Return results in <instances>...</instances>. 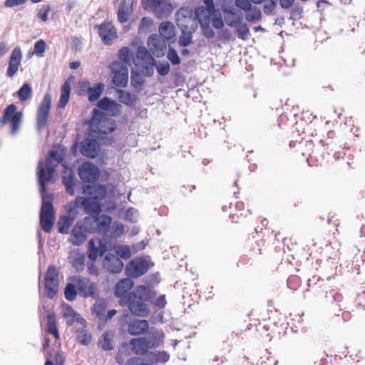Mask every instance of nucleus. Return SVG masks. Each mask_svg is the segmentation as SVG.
I'll return each instance as SVG.
<instances>
[{
    "label": "nucleus",
    "instance_id": "obj_1",
    "mask_svg": "<svg viewBox=\"0 0 365 365\" xmlns=\"http://www.w3.org/2000/svg\"><path fill=\"white\" fill-rule=\"evenodd\" d=\"M163 334L159 331H153L148 337H137L131 339L129 344L132 351L138 356H145L148 350L158 347L163 341Z\"/></svg>",
    "mask_w": 365,
    "mask_h": 365
},
{
    "label": "nucleus",
    "instance_id": "obj_2",
    "mask_svg": "<svg viewBox=\"0 0 365 365\" xmlns=\"http://www.w3.org/2000/svg\"><path fill=\"white\" fill-rule=\"evenodd\" d=\"M83 193L86 195L84 199L88 200L89 205H95L97 207L91 208V213L99 215L101 212V201L107 195V188L103 185H86L83 187Z\"/></svg>",
    "mask_w": 365,
    "mask_h": 365
},
{
    "label": "nucleus",
    "instance_id": "obj_3",
    "mask_svg": "<svg viewBox=\"0 0 365 365\" xmlns=\"http://www.w3.org/2000/svg\"><path fill=\"white\" fill-rule=\"evenodd\" d=\"M53 200V196L51 193L42 196L40 224L43 230L47 233L51 231L56 219Z\"/></svg>",
    "mask_w": 365,
    "mask_h": 365
},
{
    "label": "nucleus",
    "instance_id": "obj_4",
    "mask_svg": "<svg viewBox=\"0 0 365 365\" xmlns=\"http://www.w3.org/2000/svg\"><path fill=\"white\" fill-rule=\"evenodd\" d=\"M91 130L98 134L111 133L116 129V123L113 119L107 118L97 109L93 111V116L89 120Z\"/></svg>",
    "mask_w": 365,
    "mask_h": 365
},
{
    "label": "nucleus",
    "instance_id": "obj_5",
    "mask_svg": "<svg viewBox=\"0 0 365 365\" xmlns=\"http://www.w3.org/2000/svg\"><path fill=\"white\" fill-rule=\"evenodd\" d=\"M154 265L145 257H136L132 259L125 267V275L130 279H137L145 274Z\"/></svg>",
    "mask_w": 365,
    "mask_h": 365
},
{
    "label": "nucleus",
    "instance_id": "obj_6",
    "mask_svg": "<svg viewBox=\"0 0 365 365\" xmlns=\"http://www.w3.org/2000/svg\"><path fill=\"white\" fill-rule=\"evenodd\" d=\"M85 217V222L88 224L89 233H98L106 235L112 223V217L107 215H96L88 213Z\"/></svg>",
    "mask_w": 365,
    "mask_h": 365
},
{
    "label": "nucleus",
    "instance_id": "obj_7",
    "mask_svg": "<svg viewBox=\"0 0 365 365\" xmlns=\"http://www.w3.org/2000/svg\"><path fill=\"white\" fill-rule=\"evenodd\" d=\"M23 120V113L17 110L15 104L8 105L4 110L2 116L0 118V123L3 125L9 124L11 125V134L15 135L20 129Z\"/></svg>",
    "mask_w": 365,
    "mask_h": 365
},
{
    "label": "nucleus",
    "instance_id": "obj_8",
    "mask_svg": "<svg viewBox=\"0 0 365 365\" xmlns=\"http://www.w3.org/2000/svg\"><path fill=\"white\" fill-rule=\"evenodd\" d=\"M141 4L145 10L152 11L158 19L169 16L173 10L170 0H141Z\"/></svg>",
    "mask_w": 365,
    "mask_h": 365
},
{
    "label": "nucleus",
    "instance_id": "obj_9",
    "mask_svg": "<svg viewBox=\"0 0 365 365\" xmlns=\"http://www.w3.org/2000/svg\"><path fill=\"white\" fill-rule=\"evenodd\" d=\"M79 294L84 297L96 299L98 297L99 289L98 284L91 282L88 278L78 276L73 279Z\"/></svg>",
    "mask_w": 365,
    "mask_h": 365
},
{
    "label": "nucleus",
    "instance_id": "obj_10",
    "mask_svg": "<svg viewBox=\"0 0 365 365\" xmlns=\"http://www.w3.org/2000/svg\"><path fill=\"white\" fill-rule=\"evenodd\" d=\"M51 106V96L46 93L37 109L36 128L41 131L46 128Z\"/></svg>",
    "mask_w": 365,
    "mask_h": 365
},
{
    "label": "nucleus",
    "instance_id": "obj_11",
    "mask_svg": "<svg viewBox=\"0 0 365 365\" xmlns=\"http://www.w3.org/2000/svg\"><path fill=\"white\" fill-rule=\"evenodd\" d=\"M58 272L55 265H49L45 277V293L46 296L52 299L58 290Z\"/></svg>",
    "mask_w": 365,
    "mask_h": 365
},
{
    "label": "nucleus",
    "instance_id": "obj_12",
    "mask_svg": "<svg viewBox=\"0 0 365 365\" xmlns=\"http://www.w3.org/2000/svg\"><path fill=\"white\" fill-rule=\"evenodd\" d=\"M113 73V83L117 87L124 88L128 82V68L119 61L113 62L110 65Z\"/></svg>",
    "mask_w": 365,
    "mask_h": 365
},
{
    "label": "nucleus",
    "instance_id": "obj_13",
    "mask_svg": "<svg viewBox=\"0 0 365 365\" xmlns=\"http://www.w3.org/2000/svg\"><path fill=\"white\" fill-rule=\"evenodd\" d=\"M88 227V224L85 222V217L77 221L71 230L68 241L76 246L83 244L87 238V233L89 232Z\"/></svg>",
    "mask_w": 365,
    "mask_h": 365
},
{
    "label": "nucleus",
    "instance_id": "obj_14",
    "mask_svg": "<svg viewBox=\"0 0 365 365\" xmlns=\"http://www.w3.org/2000/svg\"><path fill=\"white\" fill-rule=\"evenodd\" d=\"M79 205H81L86 213H91V208L92 207H97L95 205H89L88 200L87 199H84V197L78 196L75 198L74 200L68 202L65 205V211L66 213V216H69L73 220H76L78 212V207Z\"/></svg>",
    "mask_w": 365,
    "mask_h": 365
},
{
    "label": "nucleus",
    "instance_id": "obj_15",
    "mask_svg": "<svg viewBox=\"0 0 365 365\" xmlns=\"http://www.w3.org/2000/svg\"><path fill=\"white\" fill-rule=\"evenodd\" d=\"M80 178L85 182H94L99 178V169L91 162H84L78 169Z\"/></svg>",
    "mask_w": 365,
    "mask_h": 365
},
{
    "label": "nucleus",
    "instance_id": "obj_16",
    "mask_svg": "<svg viewBox=\"0 0 365 365\" xmlns=\"http://www.w3.org/2000/svg\"><path fill=\"white\" fill-rule=\"evenodd\" d=\"M148 46L150 53L157 58L164 56L166 49L165 40L158 34H152L148 39Z\"/></svg>",
    "mask_w": 365,
    "mask_h": 365
},
{
    "label": "nucleus",
    "instance_id": "obj_17",
    "mask_svg": "<svg viewBox=\"0 0 365 365\" xmlns=\"http://www.w3.org/2000/svg\"><path fill=\"white\" fill-rule=\"evenodd\" d=\"M204 3L205 6L198 7L195 14L202 26L209 24L210 17L215 11L213 0H204Z\"/></svg>",
    "mask_w": 365,
    "mask_h": 365
},
{
    "label": "nucleus",
    "instance_id": "obj_18",
    "mask_svg": "<svg viewBox=\"0 0 365 365\" xmlns=\"http://www.w3.org/2000/svg\"><path fill=\"white\" fill-rule=\"evenodd\" d=\"M125 303L128 304L129 310L134 315L143 317L148 316L149 314L150 310L145 301L132 298L128 295Z\"/></svg>",
    "mask_w": 365,
    "mask_h": 365
},
{
    "label": "nucleus",
    "instance_id": "obj_19",
    "mask_svg": "<svg viewBox=\"0 0 365 365\" xmlns=\"http://www.w3.org/2000/svg\"><path fill=\"white\" fill-rule=\"evenodd\" d=\"M81 154L88 158H95L100 152V145L96 139L86 138L80 147Z\"/></svg>",
    "mask_w": 365,
    "mask_h": 365
},
{
    "label": "nucleus",
    "instance_id": "obj_20",
    "mask_svg": "<svg viewBox=\"0 0 365 365\" xmlns=\"http://www.w3.org/2000/svg\"><path fill=\"white\" fill-rule=\"evenodd\" d=\"M96 27H98V34L105 44H111L112 41L117 38L116 29L111 23L104 22Z\"/></svg>",
    "mask_w": 365,
    "mask_h": 365
},
{
    "label": "nucleus",
    "instance_id": "obj_21",
    "mask_svg": "<svg viewBox=\"0 0 365 365\" xmlns=\"http://www.w3.org/2000/svg\"><path fill=\"white\" fill-rule=\"evenodd\" d=\"M22 61V51L19 47L15 48L9 57L6 76L13 78L18 72Z\"/></svg>",
    "mask_w": 365,
    "mask_h": 365
},
{
    "label": "nucleus",
    "instance_id": "obj_22",
    "mask_svg": "<svg viewBox=\"0 0 365 365\" xmlns=\"http://www.w3.org/2000/svg\"><path fill=\"white\" fill-rule=\"evenodd\" d=\"M134 286L132 279L127 277L120 279L115 287V295L125 302Z\"/></svg>",
    "mask_w": 365,
    "mask_h": 365
},
{
    "label": "nucleus",
    "instance_id": "obj_23",
    "mask_svg": "<svg viewBox=\"0 0 365 365\" xmlns=\"http://www.w3.org/2000/svg\"><path fill=\"white\" fill-rule=\"evenodd\" d=\"M103 267L111 273H120L123 270L124 264L116 255L108 254L103 259Z\"/></svg>",
    "mask_w": 365,
    "mask_h": 365
},
{
    "label": "nucleus",
    "instance_id": "obj_24",
    "mask_svg": "<svg viewBox=\"0 0 365 365\" xmlns=\"http://www.w3.org/2000/svg\"><path fill=\"white\" fill-rule=\"evenodd\" d=\"M54 173V169L51 167H48L46 169H44L43 167V163H40L38 166V181L40 185V191L41 195L46 194V182L50 181L53 177V174Z\"/></svg>",
    "mask_w": 365,
    "mask_h": 365
},
{
    "label": "nucleus",
    "instance_id": "obj_25",
    "mask_svg": "<svg viewBox=\"0 0 365 365\" xmlns=\"http://www.w3.org/2000/svg\"><path fill=\"white\" fill-rule=\"evenodd\" d=\"M98 107L104 110L107 115L110 116H115L120 111V106L115 101L110 99L108 97H104L101 99L97 104Z\"/></svg>",
    "mask_w": 365,
    "mask_h": 365
},
{
    "label": "nucleus",
    "instance_id": "obj_26",
    "mask_svg": "<svg viewBox=\"0 0 365 365\" xmlns=\"http://www.w3.org/2000/svg\"><path fill=\"white\" fill-rule=\"evenodd\" d=\"M175 16L178 26L185 29H187L189 27L188 24L193 22L195 20L192 11L187 8H180L176 12Z\"/></svg>",
    "mask_w": 365,
    "mask_h": 365
},
{
    "label": "nucleus",
    "instance_id": "obj_27",
    "mask_svg": "<svg viewBox=\"0 0 365 365\" xmlns=\"http://www.w3.org/2000/svg\"><path fill=\"white\" fill-rule=\"evenodd\" d=\"M134 0H123L118 7L117 16L120 23L128 21L133 11Z\"/></svg>",
    "mask_w": 365,
    "mask_h": 365
},
{
    "label": "nucleus",
    "instance_id": "obj_28",
    "mask_svg": "<svg viewBox=\"0 0 365 365\" xmlns=\"http://www.w3.org/2000/svg\"><path fill=\"white\" fill-rule=\"evenodd\" d=\"M149 329V323L145 319H135L129 323L128 331L130 335L138 336L145 334Z\"/></svg>",
    "mask_w": 365,
    "mask_h": 365
},
{
    "label": "nucleus",
    "instance_id": "obj_29",
    "mask_svg": "<svg viewBox=\"0 0 365 365\" xmlns=\"http://www.w3.org/2000/svg\"><path fill=\"white\" fill-rule=\"evenodd\" d=\"M265 240L258 239L251 242L248 251V256L251 259H258L259 256L264 253Z\"/></svg>",
    "mask_w": 365,
    "mask_h": 365
},
{
    "label": "nucleus",
    "instance_id": "obj_30",
    "mask_svg": "<svg viewBox=\"0 0 365 365\" xmlns=\"http://www.w3.org/2000/svg\"><path fill=\"white\" fill-rule=\"evenodd\" d=\"M68 260L77 272H81L84 269L85 256L78 250H72L69 254Z\"/></svg>",
    "mask_w": 365,
    "mask_h": 365
},
{
    "label": "nucleus",
    "instance_id": "obj_31",
    "mask_svg": "<svg viewBox=\"0 0 365 365\" xmlns=\"http://www.w3.org/2000/svg\"><path fill=\"white\" fill-rule=\"evenodd\" d=\"M224 18L226 24L232 27L237 26L243 19L242 14L235 11V9H226L224 12Z\"/></svg>",
    "mask_w": 365,
    "mask_h": 365
},
{
    "label": "nucleus",
    "instance_id": "obj_32",
    "mask_svg": "<svg viewBox=\"0 0 365 365\" xmlns=\"http://www.w3.org/2000/svg\"><path fill=\"white\" fill-rule=\"evenodd\" d=\"M71 91V84L68 81H66L61 88V96L57 104L58 108L63 109L66 107L70 99Z\"/></svg>",
    "mask_w": 365,
    "mask_h": 365
},
{
    "label": "nucleus",
    "instance_id": "obj_33",
    "mask_svg": "<svg viewBox=\"0 0 365 365\" xmlns=\"http://www.w3.org/2000/svg\"><path fill=\"white\" fill-rule=\"evenodd\" d=\"M46 332L52 334L56 340L60 339V335L57 327L56 315L53 312L47 314Z\"/></svg>",
    "mask_w": 365,
    "mask_h": 365
},
{
    "label": "nucleus",
    "instance_id": "obj_34",
    "mask_svg": "<svg viewBox=\"0 0 365 365\" xmlns=\"http://www.w3.org/2000/svg\"><path fill=\"white\" fill-rule=\"evenodd\" d=\"M160 36L163 39L170 40L175 36V28L169 21L162 22L159 26Z\"/></svg>",
    "mask_w": 365,
    "mask_h": 365
},
{
    "label": "nucleus",
    "instance_id": "obj_35",
    "mask_svg": "<svg viewBox=\"0 0 365 365\" xmlns=\"http://www.w3.org/2000/svg\"><path fill=\"white\" fill-rule=\"evenodd\" d=\"M128 295L132 298H135L146 302L150 298V290L145 286L139 285L137 286L135 290L131 292Z\"/></svg>",
    "mask_w": 365,
    "mask_h": 365
},
{
    "label": "nucleus",
    "instance_id": "obj_36",
    "mask_svg": "<svg viewBox=\"0 0 365 365\" xmlns=\"http://www.w3.org/2000/svg\"><path fill=\"white\" fill-rule=\"evenodd\" d=\"M136 64L141 63H150L154 61L150 51L144 46H139L136 52Z\"/></svg>",
    "mask_w": 365,
    "mask_h": 365
},
{
    "label": "nucleus",
    "instance_id": "obj_37",
    "mask_svg": "<svg viewBox=\"0 0 365 365\" xmlns=\"http://www.w3.org/2000/svg\"><path fill=\"white\" fill-rule=\"evenodd\" d=\"M118 58L123 66H130L134 61L133 54L128 47L124 46L121 48L118 53Z\"/></svg>",
    "mask_w": 365,
    "mask_h": 365
},
{
    "label": "nucleus",
    "instance_id": "obj_38",
    "mask_svg": "<svg viewBox=\"0 0 365 365\" xmlns=\"http://www.w3.org/2000/svg\"><path fill=\"white\" fill-rule=\"evenodd\" d=\"M74 221L75 220L71 218L69 216H61L57 223L58 232L62 234H68L69 229Z\"/></svg>",
    "mask_w": 365,
    "mask_h": 365
},
{
    "label": "nucleus",
    "instance_id": "obj_39",
    "mask_svg": "<svg viewBox=\"0 0 365 365\" xmlns=\"http://www.w3.org/2000/svg\"><path fill=\"white\" fill-rule=\"evenodd\" d=\"M118 100L120 103L131 106H133L136 101V96L128 91L123 90H118Z\"/></svg>",
    "mask_w": 365,
    "mask_h": 365
},
{
    "label": "nucleus",
    "instance_id": "obj_40",
    "mask_svg": "<svg viewBox=\"0 0 365 365\" xmlns=\"http://www.w3.org/2000/svg\"><path fill=\"white\" fill-rule=\"evenodd\" d=\"M104 88L105 86L103 83H95L93 86H91L90 91L88 93V101L90 102L97 101L103 93Z\"/></svg>",
    "mask_w": 365,
    "mask_h": 365
},
{
    "label": "nucleus",
    "instance_id": "obj_41",
    "mask_svg": "<svg viewBox=\"0 0 365 365\" xmlns=\"http://www.w3.org/2000/svg\"><path fill=\"white\" fill-rule=\"evenodd\" d=\"M62 181L65 185L66 192L71 195H74L76 182L73 176L71 174L63 175L62 177Z\"/></svg>",
    "mask_w": 365,
    "mask_h": 365
},
{
    "label": "nucleus",
    "instance_id": "obj_42",
    "mask_svg": "<svg viewBox=\"0 0 365 365\" xmlns=\"http://www.w3.org/2000/svg\"><path fill=\"white\" fill-rule=\"evenodd\" d=\"M32 94V88L28 83H24L17 91L18 98L21 102L29 99Z\"/></svg>",
    "mask_w": 365,
    "mask_h": 365
},
{
    "label": "nucleus",
    "instance_id": "obj_43",
    "mask_svg": "<svg viewBox=\"0 0 365 365\" xmlns=\"http://www.w3.org/2000/svg\"><path fill=\"white\" fill-rule=\"evenodd\" d=\"M105 252V250H101L99 247L95 245L93 240L89 241V248L88 251V257L92 260H95L98 256H103Z\"/></svg>",
    "mask_w": 365,
    "mask_h": 365
},
{
    "label": "nucleus",
    "instance_id": "obj_44",
    "mask_svg": "<svg viewBox=\"0 0 365 365\" xmlns=\"http://www.w3.org/2000/svg\"><path fill=\"white\" fill-rule=\"evenodd\" d=\"M78 292L76 283H69L64 289L65 298L68 301H73L76 298Z\"/></svg>",
    "mask_w": 365,
    "mask_h": 365
},
{
    "label": "nucleus",
    "instance_id": "obj_45",
    "mask_svg": "<svg viewBox=\"0 0 365 365\" xmlns=\"http://www.w3.org/2000/svg\"><path fill=\"white\" fill-rule=\"evenodd\" d=\"M106 308V302L103 300H99L93 304V312L97 317L102 319L105 317Z\"/></svg>",
    "mask_w": 365,
    "mask_h": 365
},
{
    "label": "nucleus",
    "instance_id": "obj_46",
    "mask_svg": "<svg viewBox=\"0 0 365 365\" xmlns=\"http://www.w3.org/2000/svg\"><path fill=\"white\" fill-rule=\"evenodd\" d=\"M115 252L118 257L123 259H128L131 257V250L128 245L117 246Z\"/></svg>",
    "mask_w": 365,
    "mask_h": 365
},
{
    "label": "nucleus",
    "instance_id": "obj_47",
    "mask_svg": "<svg viewBox=\"0 0 365 365\" xmlns=\"http://www.w3.org/2000/svg\"><path fill=\"white\" fill-rule=\"evenodd\" d=\"M245 17L248 21H258L261 19V11L257 7L250 6L247 11Z\"/></svg>",
    "mask_w": 365,
    "mask_h": 365
},
{
    "label": "nucleus",
    "instance_id": "obj_48",
    "mask_svg": "<svg viewBox=\"0 0 365 365\" xmlns=\"http://www.w3.org/2000/svg\"><path fill=\"white\" fill-rule=\"evenodd\" d=\"M235 27L238 38L244 41L247 40L250 34L247 25L241 22L240 24Z\"/></svg>",
    "mask_w": 365,
    "mask_h": 365
},
{
    "label": "nucleus",
    "instance_id": "obj_49",
    "mask_svg": "<svg viewBox=\"0 0 365 365\" xmlns=\"http://www.w3.org/2000/svg\"><path fill=\"white\" fill-rule=\"evenodd\" d=\"M150 354L153 356L152 363L158 362H167L170 359V355L165 351H155L151 352Z\"/></svg>",
    "mask_w": 365,
    "mask_h": 365
},
{
    "label": "nucleus",
    "instance_id": "obj_50",
    "mask_svg": "<svg viewBox=\"0 0 365 365\" xmlns=\"http://www.w3.org/2000/svg\"><path fill=\"white\" fill-rule=\"evenodd\" d=\"M124 233V226L121 222H114L111 227L110 235L114 238L120 237Z\"/></svg>",
    "mask_w": 365,
    "mask_h": 365
},
{
    "label": "nucleus",
    "instance_id": "obj_51",
    "mask_svg": "<svg viewBox=\"0 0 365 365\" xmlns=\"http://www.w3.org/2000/svg\"><path fill=\"white\" fill-rule=\"evenodd\" d=\"M78 95L86 96L88 95L91 88V83L89 81L84 79L79 81L78 85Z\"/></svg>",
    "mask_w": 365,
    "mask_h": 365
},
{
    "label": "nucleus",
    "instance_id": "obj_52",
    "mask_svg": "<svg viewBox=\"0 0 365 365\" xmlns=\"http://www.w3.org/2000/svg\"><path fill=\"white\" fill-rule=\"evenodd\" d=\"M63 317H71L73 321H78L80 315L69 305H66L63 308Z\"/></svg>",
    "mask_w": 365,
    "mask_h": 365
},
{
    "label": "nucleus",
    "instance_id": "obj_53",
    "mask_svg": "<svg viewBox=\"0 0 365 365\" xmlns=\"http://www.w3.org/2000/svg\"><path fill=\"white\" fill-rule=\"evenodd\" d=\"M184 28H182V33L179 38L178 43L180 46L186 47L192 41V34L191 32H185Z\"/></svg>",
    "mask_w": 365,
    "mask_h": 365
},
{
    "label": "nucleus",
    "instance_id": "obj_54",
    "mask_svg": "<svg viewBox=\"0 0 365 365\" xmlns=\"http://www.w3.org/2000/svg\"><path fill=\"white\" fill-rule=\"evenodd\" d=\"M101 348L105 351L113 349L112 339L108 333L106 332L103 335V339L101 341Z\"/></svg>",
    "mask_w": 365,
    "mask_h": 365
},
{
    "label": "nucleus",
    "instance_id": "obj_55",
    "mask_svg": "<svg viewBox=\"0 0 365 365\" xmlns=\"http://www.w3.org/2000/svg\"><path fill=\"white\" fill-rule=\"evenodd\" d=\"M46 42L43 40L40 39L35 43L34 53L36 54V56L41 57L43 56V53L46 51Z\"/></svg>",
    "mask_w": 365,
    "mask_h": 365
},
{
    "label": "nucleus",
    "instance_id": "obj_56",
    "mask_svg": "<svg viewBox=\"0 0 365 365\" xmlns=\"http://www.w3.org/2000/svg\"><path fill=\"white\" fill-rule=\"evenodd\" d=\"M77 339L81 344L88 345L91 342L92 336L86 331H81Z\"/></svg>",
    "mask_w": 365,
    "mask_h": 365
},
{
    "label": "nucleus",
    "instance_id": "obj_57",
    "mask_svg": "<svg viewBox=\"0 0 365 365\" xmlns=\"http://www.w3.org/2000/svg\"><path fill=\"white\" fill-rule=\"evenodd\" d=\"M51 11L49 5H43L42 8L37 13V17L43 22L47 21L48 13Z\"/></svg>",
    "mask_w": 365,
    "mask_h": 365
},
{
    "label": "nucleus",
    "instance_id": "obj_58",
    "mask_svg": "<svg viewBox=\"0 0 365 365\" xmlns=\"http://www.w3.org/2000/svg\"><path fill=\"white\" fill-rule=\"evenodd\" d=\"M167 58L173 65H178L180 63V59L177 51L173 48H169Z\"/></svg>",
    "mask_w": 365,
    "mask_h": 365
},
{
    "label": "nucleus",
    "instance_id": "obj_59",
    "mask_svg": "<svg viewBox=\"0 0 365 365\" xmlns=\"http://www.w3.org/2000/svg\"><path fill=\"white\" fill-rule=\"evenodd\" d=\"M251 212L249 210H246L244 212L238 213V212H235L230 214V217L231 218V221L233 223H238L240 221V219L242 217H246L248 215H250Z\"/></svg>",
    "mask_w": 365,
    "mask_h": 365
},
{
    "label": "nucleus",
    "instance_id": "obj_60",
    "mask_svg": "<svg viewBox=\"0 0 365 365\" xmlns=\"http://www.w3.org/2000/svg\"><path fill=\"white\" fill-rule=\"evenodd\" d=\"M264 13L267 15L272 14L277 6L276 1L273 0H264Z\"/></svg>",
    "mask_w": 365,
    "mask_h": 365
},
{
    "label": "nucleus",
    "instance_id": "obj_61",
    "mask_svg": "<svg viewBox=\"0 0 365 365\" xmlns=\"http://www.w3.org/2000/svg\"><path fill=\"white\" fill-rule=\"evenodd\" d=\"M153 24V20L149 17H143L141 19L139 30H148Z\"/></svg>",
    "mask_w": 365,
    "mask_h": 365
},
{
    "label": "nucleus",
    "instance_id": "obj_62",
    "mask_svg": "<svg viewBox=\"0 0 365 365\" xmlns=\"http://www.w3.org/2000/svg\"><path fill=\"white\" fill-rule=\"evenodd\" d=\"M323 143V147L324 151L328 154L330 155L331 153L335 151L336 148V144L334 143L333 140H329V142Z\"/></svg>",
    "mask_w": 365,
    "mask_h": 365
},
{
    "label": "nucleus",
    "instance_id": "obj_63",
    "mask_svg": "<svg viewBox=\"0 0 365 365\" xmlns=\"http://www.w3.org/2000/svg\"><path fill=\"white\" fill-rule=\"evenodd\" d=\"M157 70L160 75L165 76L170 70V67L168 63H160L157 66Z\"/></svg>",
    "mask_w": 365,
    "mask_h": 365
},
{
    "label": "nucleus",
    "instance_id": "obj_64",
    "mask_svg": "<svg viewBox=\"0 0 365 365\" xmlns=\"http://www.w3.org/2000/svg\"><path fill=\"white\" fill-rule=\"evenodd\" d=\"M153 304L155 307H158V309H163L167 304L165 295L163 294L158 297L154 302Z\"/></svg>",
    "mask_w": 365,
    "mask_h": 365
}]
</instances>
